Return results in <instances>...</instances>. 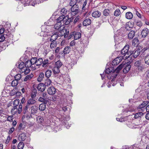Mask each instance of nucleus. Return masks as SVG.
I'll list each match as a JSON object with an SVG mask.
<instances>
[{"label":"nucleus","mask_w":149,"mask_h":149,"mask_svg":"<svg viewBox=\"0 0 149 149\" xmlns=\"http://www.w3.org/2000/svg\"><path fill=\"white\" fill-rule=\"evenodd\" d=\"M52 74V71L51 70H48L46 71L45 73V76L49 78L51 75Z\"/></svg>","instance_id":"c85d7f7f"},{"label":"nucleus","mask_w":149,"mask_h":149,"mask_svg":"<svg viewBox=\"0 0 149 149\" xmlns=\"http://www.w3.org/2000/svg\"><path fill=\"white\" fill-rule=\"evenodd\" d=\"M59 32L57 33V34H58V35L60 36H62L64 35V37L67 36L68 35L69 33V31L67 32V30L66 29H65L64 27L60 28L58 29Z\"/></svg>","instance_id":"7ed1b4c3"},{"label":"nucleus","mask_w":149,"mask_h":149,"mask_svg":"<svg viewBox=\"0 0 149 149\" xmlns=\"http://www.w3.org/2000/svg\"><path fill=\"white\" fill-rule=\"evenodd\" d=\"M45 86L44 84L40 83L38 85L37 89L40 91L43 92L45 90Z\"/></svg>","instance_id":"9b49d317"},{"label":"nucleus","mask_w":149,"mask_h":149,"mask_svg":"<svg viewBox=\"0 0 149 149\" xmlns=\"http://www.w3.org/2000/svg\"><path fill=\"white\" fill-rule=\"evenodd\" d=\"M132 54H133V57L134 58H136L140 54V50L139 48L136 49L133 51H131Z\"/></svg>","instance_id":"9d476101"},{"label":"nucleus","mask_w":149,"mask_h":149,"mask_svg":"<svg viewBox=\"0 0 149 149\" xmlns=\"http://www.w3.org/2000/svg\"><path fill=\"white\" fill-rule=\"evenodd\" d=\"M117 76V74H116L114 75H112L111 79H112L111 81H109L108 83V87H110L112 85L113 86H114L116 85V81H115L114 79Z\"/></svg>","instance_id":"39448f33"},{"label":"nucleus","mask_w":149,"mask_h":149,"mask_svg":"<svg viewBox=\"0 0 149 149\" xmlns=\"http://www.w3.org/2000/svg\"><path fill=\"white\" fill-rule=\"evenodd\" d=\"M149 33V29L147 28L143 29L141 32V37L145 38L148 35Z\"/></svg>","instance_id":"0eeeda50"},{"label":"nucleus","mask_w":149,"mask_h":149,"mask_svg":"<svg viewBox=\"0 0 149 149\" xmlns=\"http://www.w3.org/2000/svg\"><path fill=\"white\" fill-rule=\"evenodd\" d=\"M37 90L35 89L33 90L31 94V97L33 98L35 97L36 95Z\"/></svg>","instance_id":"0e129e2a"},{"label":"nucleus","mask_w":149,"mask_h":149,"mask_svg":"<svg viewBox=\"0 0 149 149\" xmlns=\"http://www.w3.org/2000/svg\"><path fill=\"white\" fill-rule=\"evenodd\" d=\"M139 42L138 40L136 38H134L132 42V44L133 45L135 46L136 45L138 44Z\"/></svg>","instance_id":"de8ad7c7"},{"label":"nucleus","mask_w":149,"mask_h":149,"mask_svg":"<svg viewBox=\"0 0 149 149\" xmlns=\"http://www.w3.org/2000/svg\"><path fill=\"white\" fill-rule=\"evenodd\" d=\"M81 36V35L80 33L74 32L70 34V38L74 36V39L77 40L80 38Z\"/></svg>","instance_id":"423d86ee"},{"label":"nucleus","mask_w":149,"mask_h":149,"mask_svg":"<svg viewBox=\"0 0 149 149\" xmlns=\"http://www.w3.org/2000/svg\"><path fill=\"white\" fill-rule=\"evenodd\" d=\"M17 106H14V107L11 110V112L13 114H14L17 112Z\"/></svg>","instance_id":"09e8293b"},{"label":"nucleus","mask_w":149,"mask_h":149,"mask_svg":"<svg viewBox=\"0 0 149 149\" xmlns=\"http://www.w3.org/2000/svg\"><path fill=\"white\" fill-rule=\"evenodd\" d=\"M67 12V10L64 8L62 9L61 11V14L63 15H64Z\"/></svg>","instance_id":"052dcab7"},{"label":"nucleus","mask_w":149,"mask_h":149,"mask_svg":"<svg viewBox=\"0 0 149 149\" xmlns=\"http://www.w3.org/2000/svg\"><path fill=\"white\" fill-rule=\"evenodd\" d=\"M37 120L38 123L43 125L44 124V120L43 118L40 116H38L37 118Z\"/></svg>","instance_id":"4be33fe9"},{"label":"nucleus","mask_w":149,"mask_h":149,"mask_svg":"<svg viewBox=\"0 0 149 149\" xmlns=\"http://www.w3.org/2000/svg\"><path fill=\"white\" fill-rule=\"evenodd\" d=\"M77 1V0H71L70 3V5L71 6H75L76 5H78L76 4Z\"/></svg>","instance_id":"79ce46f5"},{"label":"nucleus","mask_w":149,"mask_h":149,"mask_svg":"<svg viewBox=\"0 0 149 149\" xmlns=\"http://www.w3.org/2000/svg\"><path fill=\"white\" fill-rule=\"evenodd\" d=\"M79 12V10H71V12L70 13V14L72 16H74L78 14Z\"/></svg>","instance_id":"7c9ffc66"},{"label":"nucleus","mask_w":149,"mask_h":149,"mask_svg":"<svg viewBox=\"0 0 149 149\" xmlns=\"http://www.w3.org/2000/svg\"><path fill=\"white\" fill-rule=\"evenodd\" d=\"M101 13L100 12L97 10L93 12L92 14V16L95 18L99 17L101 15Z\"/></svg>","instance_id":"6ab92c4d"},{"label":"nucleus","mask_w":149,"mask_h":149,"mask_svg":"<svg viewBox=\"0 0 149 149\" xmlns=\"http://www.w3.org/2000/svg\"><path fill=\"white\" fill-rule=\"evenodd\" d=\"M26 138V134L24 133H22L20 134L18 136V139L20 141H25Z\"/></svg>","instance_id":"4468645a"},{"label":"nucleus","mask_w":149,"mask_h":149,"mask_svg":"<svg viewBox=\"0 0 149 149\" xmlns=\"http://www.w3.org/2000/svg\"><path fill=\"white\" fill-rule=\"evenodd\" d=\"M24 128L23 125L22 123H20L18 129L19 131L24 130Z\"/></svg>","instance_id":"774afa93"},{"label":"nucleus","mask_w":149,"mask_h":149,"mask_svg":"<svg viewBox=\"0 0 149 149\" xmlns=\"http://www.w3.org/2000/svg\"><path fill=\"white\" fill-rule=\"evenodd\" d=\"M46 107L45 104L44 103L41 104L39 106V109L41 111H43L45 110Z\"/></svg>","instance_id":"ea45409f"},{"label":"nucleus","mask_w":149,"mask_h":149,"mask_svg":"<svg viewBox=\"0 0 149 149\" xmlns=\"http://www.w3.org/2000/svg\"><path fill=\"white\" fill-rule=\"evenodd\" d=\"M4 32V28H1L0 29V42H2L5 40V37L3 34Z\"/></svg>","instance_id":"ddd939ff"},{"label":"nucleus","mask_w":149,"mask_h":149,"mask_svg":"<svg viewBox=\"0 0 149 149\" xmlns=\"http://www.w3.org/2000/svg\"><path fill=\"white\" fill-rule=\"evenodd\" d=\"M44 77V74L43 73H40L38 78L37 81L39 82H41L42 80Z\"/></svg>","instance_id":"2f4dec72"},{"label":"nucleus","mask_w":149,"mask_h":149,"mask_svg":"<svg viewBox=\"0 0 149 149\" xmlns=\"http://www.w3.org/2000/svg\"><path fill=\"white\" fill-rule=\"evenodd\" d=\"M58 36H59L57 33L53 34L50 39V41H56V40L58 38Z\"/></svg>","instance_id":"412c9836"},{"label":"nucleus","mask_w":149,"mask_h":149,"mask_svg":"<svg viewBox=\"0 0 149 149\" xmlns=\"http://www.w3.org/2000/svg\"><path fill=\"white\" fill-rule=\"evenodd\" d=\"M38 109V107L36 106H33L31 107V113L32 114L36 113Z\"/></svg>","instance_id":"b1692460"},{"label":"nucleus","mask_w":149,"mask_h":149,"mask_svg":"<svg viewBox=\"0 0 149 149\" xmlns=\"http://www.w3.org/2000/svg\"><path fill=\"white\" fill-rule=\"evenodd\" d=\"M19 102V99H15L13 102V105L15 106H17L18 105Z\"/></svg>","instance_id":"6e6d98bb"},{"label":"nucleus","mask_w":149,"mask_h":149,"mask_svg":"<svg viewBox=\"0 0 149 149\" xmlns=\"http://www.w3.org/2000/svg\"><path fill=\"white\" fill-rule=\"evenodd\" d=\"M109 10L105 9L103 11V14L105 16H108L109 15Z\"/></svg>","instance_id":"603ef678"},{"label":"nucleus","mask_w":149,"mask_h":149,"mask_svg":"<svg viewBox=\"0 0 149 149\" xmlns=\"http://www.w3.org/2000/svg\"><path fill=\"white\" fill-rule=\"evenodd\" d=\"M36 102V100L31 97L28 100L26 104L30 107V105L34 104Z\"/></svg>","instance_id":"a211bd4d"},{"label":"nucleus","mask_w":149,"mask_h":149,"mask_svg":"<svg viewBox=\"0 0 149 149\" xmlns=\"http://www.w3.org/2000/svg\"><path fill=\"white\" fill-rule=\"evenodd\" d=\"M129 46L126 45L121 50V53L123 57H125L126 59L129 58L132 55V52L129 51Z\"/></svg>","instance_id":"f257e3e1"},{"label":"nucleus","mask_w":149,"mask_h":149,"mask_svg":"<svg viewBox=\"0 0 149 149\" xmlns=\"http://www.w3.org/2000/svg\"><path fill=\"white\" fill-rule=\"evenodd\" d=\"M32 65L30 60L26 61V62L25 66L26 68H29Z\"/></svg>","instance_id":"3c124183"},{"label":"nucleus","mask_w":149,"mask_h":149,"mask_svg":"<svg viewBox=\"0 0 149 149\" xmlns=\"http://www.w3.org/2000/svg\"><path fill=\"white\" fill-rule=\"evenodd\" d=\"M123 59V56L117 57L114 59L112 61V64L113 65H116L119 64Z\"/></svg>","instance_id":"20e7f679"},{"label":"nucleus","mask_w":149,"mask_h":149,"mask_svg":"<svg viewBox=\"0 0 149 149\" xmlns=\"http://www.w3.org/2000/svg\"><path fill=\"white\" fill-rule=\"evenodd\" d=\"M59 68L55 66L53 69V71L54 74L58 73L60 72V70Z\"/></svg>","instance_id":"c03bdc74"},{"label":"nucleus","mask_w":149,"mask_h":149,"mask_svg":"<svg viewBox=\"0 0 149 149\" xmlns=\"http://www.w3.org/2000/svg\"><path fill=\"white\" fill-rule=\"evenodd\" d=\"M26 67L24 62H22L18 65V68L19 69V71L21 73V70L24 69V68Z\"/></svg>","instance_id":"a878e982"},{"label":"nucleus","mask_w":149,"mask_h":149,"mask_svg":"<svg viewBox=\"0 0 149 149\" xmlns=\"http://www.w3.org/2000/svg\"><path fill=\"white\" fill-rule=\"evenodd\" d=\"M121 12L120 10L119 9H116L115 11L114 15L116 16H118L120 14Z\"/></svg>","instance_id":"8fccbe9b"},{"label":"nucleus","mask_w":149,"mask_h":149,"mask_svg":"<svg viewBox=\"0 0 149 149\" xmlns=\"http://www.w3.org/2000/svg\"><path fill=\"white\" fill-rule=\"evenodd\" d=\"M125 16L126 18L128 19H131L133 17V14L130 12L127 13L125 14Z\"/></svg>","instance_id":"c756f323"},{"label":"nucleus","mask_w":149,"mask_h":149,"mask_svg":"<svg viewBox=\"0 0 149 149\" xmlns=\"http://www.w3.org/2000/svg\"><path fill=\"white\" fill-rule=\"evenodd\" d=\"M148 102L147 101L143 102L142 103L139 105V106L138 108L141 109V111H144L145 110L146 108L145 107L148 104Z\"/></svg>","instance_id":"6e6552de"},{"label":"nucleus","mask_w":149,"mask_h":149,"mask_svg":"<svg viewBox=\"0 0 149 149\" xmlns=\"http://www.w3.org/2000/svg\"><path fill=\"white\" fill-rule=\"evenodd\" d=\"M143 115V113L142 112H139L136 113L134 115V118H137L139 117H140Z\"/></svg>","instance_id":"37998d69"},{"label":"nucleus","mask_w":149,"mask_h":149,"mask_svg":"<svg viewBox=\"0 0 149 149\" xmlns=\"http://www.w3.org/2000/svg\"><path fill=\"white\" fill-rule=\"evenodd\" d=\"M30 71V69L26 67L24 68V69L21 70V73L24 72L25 74H27Z\"/></svg>","instance_id":"72a5a7b5"},{"label":"nucleus","mask_w":149,"mask_h":149,"mask_svg":"<svg viewBox=\"0 0 149 149\" xmlns=\"http://www.w3.org/2000/svg\"><path fill=\"white\" fill-rule=\"evenodd\" d=\"M92 1V0H85V1L84 2V3L83 5L82 9H84V7L86 6L87 2L89 3H90Z\"/></svg>","instance_id":"5fc2aeb1"},{"label":"nucleus","mask_w":149,"mask_h":149,"mask_svg":"<svg viewBox=\"0 0 149 149\" xmlns=\"http://www.w3.org/2000/svg\"><path fill=\"white\" fill-rule=\"evenodd\" d=\"M62 24L59 22H57L55 25L54 26V28L56 30H58L60 28H61Z\"/></svg>","instance_id":"cd10ccee"},{"label":"nucleus","mask_w":149,"mask_h":149,"mask_svg":"<svg viewBox=\"0 0 149 149\" xmlns=\"http://www.w3.org/2000/svg\"><path fill=\"white\" fill-rule=\"evenodd\" d=\"M135 34V32L134 31H130L128 34V38L130 39H132L134 36Z\"/></svg>","instance_id":"5701e85b"},{"label":"nucleus","mask_w":149,"mask_h":149,"mask_svg":"<svg viewBox=\"0 0 149 149\" xmlns=\"http://www.w3.org/2000/svg\"><path fill=\"white\" fill-rule=\"evenodd\" d=\"M29 107H30L26 104L25 107L23 109V113H26L28 111V109Z\"/></svg>","instance_id":"680f3d73"},{"label":"nucleus","mask_w":149,"mask_h":149,"mask_svg":"<svg viewBox=\"0 0 149 149\" xmlns=\"http://www.w3.org/2000/svg\"><path fill=\"white\" fill-rule=\"evenodd\" d=\"M63 23L62 25H63L64 24L65 25H68L69 24L70 21H71L69 17L68 16H65L64 19H63Z\"/></svg>","instance_id":"2eb2a0df"},{"label":"nucleus","mask_w":149,"mask_h":149,"mask_svg":"<svg viewBox=\"0 0 149 149\" xmlns=\"http://www.w3.org/2000/svg\"><path fill=\"white\" fill-rule=\"evenodd\" d=\"M63 65L62 63L60 60L57 61L55 63V66L59 68H60Z\"/></svg>","instance_id":"c9c22d12"},{"label":"nucleus","mask_w":149,"mask_h":149,"mask_svg":"<svg viewBox=\"0 0 149 149\" xmlns=\"http://www.w3.org/2000/svg\"><path fill=\"white\" fill-rule=\"evenodd\" d=\"M145 63L146 64L149 65V55H147L145 58Z\"/></svg>","instance_id":"4d7b16f0"},{"label":"nucleus","mask_w":149,"mask_h":149,"mask_svg":"<svg viewBox=\"0 0 149 149\" xmlns=\"http://www.w3.org/2000/svg\"><path fill=\"white\" fill-rule=\"evenodd\" d=\"M70 47L67 46L65 47L63 50V53L65 54H66L69 53L70 51Z\"/></svg>","instance_id":"e433bc0d"},{"label":"nucleus","mask_w":149,"mask_h":149,"mask_svg":"<svg viewBox=\"0 0 149 149\" xmlns=\"http://www.w3.org/2000/svg\"><path fill=\"white\" fill-rule=\"evenodd\" d=\"M91 23V20L89 18L85 19L83 22V24L84 26H86L90 25Z\"/></svg>","instance_id":"aec40b11"},{"label":"nucleus","mask_w":149,"mask_h":149,"mask_svg":"<svg viewBox=\"0 0 149 149\" xmlns=\"http://www.w3.org/2000/svg\"><path fill=\"white\" fill-rule=\"evenodd\" d=\"M64 17H65L64 15H62V16H60L57 19V22H59L60 23H61V24H62L63 23V20Z\"/></svg>","instance_id":"f704fd0d"},{"label":"nucleus","mask_w":149,"mask_h":149,"mask_svg":"<svg viewBox=\"0 0 149 149\" xmlns=\"http://www.w3.org/2000/svg\"><path fill=\"white\" fill-rule=\"evenodd\" d=\"M63 83H70V78L69 76L67 74H65L63 75Z\"/></svg>","instance_id":"dca6fc26"},{"label":"nucleus","mask_w":149,"mask_h":149,"mask_svg":"<svg viewBox=\"0 0 149 149\" xmlns=\"http://www.w3.org/2000/svg\"><path fill=\"white\" fill-rule=\"evenodd\" d=\"M24 145L23 143L22 142H19L17 146L18 149H23Z\"/></svg>","instance_id":"a18cd8bd"},{"label":"nucleus","mask_w":149,"mask_h":149,"mask_svg":"<svg viewBox=\"0 0 149 149\" xmlns=\"http://www.w3.org/2000/svg\"><path fill=\"white\" fill-rule=\"evenodd\" d=\"M71 8V10H79V6L78 5H76L75 6H72Z\"/></svg>","instance_id":"69168bd1"},{"label":"nucleus","mask_w":149,"mask_h":149,"mask_svg":"<svg viewBox=\"0 0 149 149\" xmlns=\"http://www.w3.org/2000/svg\"><path fill=\"white\" fill-rule=\"evenodd\" d=\"M114 69L113 67H109L107 68L102 74H100L102 79H103L104 78V77L105 76V74L106 73L108 74V75H107L108 79H111V76L113 75L112 73Z\"/></svg>","instance_id":"f03ea898"},{"label":"nucleus","mask_w":149,"mask_h":149,"mask_svg":"<svg viewBox=\"0 0 149 149\" xmlns=\"http://www.w3.org/2000/svg\"><path fill=\"white\" fill-rule=\"evenodd\" d=\"M134 65L135 66L138 67L141 64L140 61H137L134 63Z\"/></svg>","instance_id":"bf43d9fd"},{"label":"nucleus","mask_w":149,"mask_h":149,"mask_svg":"<svg viewBox=\"0 0 149 149\" xmlns=\"http://www.w3.org/2000/svg\"><path fill=\"white\" fill-rule=\"evenodd\" d=\"M36 60H37V58L35 57V58H32L31 60H30V61L32 65L34 64L35 63L36 64Z\"/></svg>","instance_id":"13d9d810"},{"label":"nucleus","mask_w":149,"mask_h":149,"mask_svg":"<svg viewBox=\"0 0 149 149\" xmlns=\"http://www.w3.org/2000/svg\"><path fill=\"white\" fill-rule=\"evenodd\" d=\"M47 91L48 93L50 95H54L56 92V88L53 86L49 87Z\"/></svg>","instance_id":"1a4fd4ad"},{"label":"nucleus","mask_w":149,"mask_h":149,"mask_svg":"<svg viewBox=\"0 0 149 149\" xmlns=\"http://www.w3.org/2000/svg\"><path fill=\"white\" fill-rule=\"evenodd\" d=\"M22 77L21 75L20 74H17L15 76V79L18 81L21 79Z\"/></svg>","instance_id":"864d4df0"},{"label":"nucleus","mask_w":149,"mask_h":149,"mask_svg":"<svg viewBox=\"0 0 149 149\" xmlns=\"http://www.w3.org/2000/svg\"><path fill=\"white\" fill-rule=\"evenodd\" d=\"M123 67V65L122 64H120L116 69L113 70L112 73L113 76L114 75V74H117L118 73L120 70L122 69Z\"/></svg>","instance_id":"f8f14e48"},{"label":"nucleus","mask_w":149,"mask_h":149,"mask_svg":"<svg viewBox=\"0 0 149 149\" xmlns=\"http://www.w3.org/2000/svg\"><path fill=\"white\" fill-rule=\"evenodd\" d=\"M5 111L3 109H0V116H3V115H5Z\"/></svg>","instance_id":"338daca9"},{"label":"nucleus","mask_w":149,"mask_h":149,"mask_svg":"<svg viewBox=\"0 0 149 149\" xmlns=\"http://www.w3.org/2000/svg\"><path fill=\"white\" fill-rule=\"evenodd\" d=\"M48 60L47 59L45 60L42 62V66L43 67H46L48 63Z\"/></svg>","instance_id":"e2e57ef3"},{"label":"nucleus","mask_w":149,"mask_h":149,"mask_svg":"<svg viewBox=\"0 0 149 149\" xmlns=\"http://www.w3.org/2000/svg\"><path fill=\"white\" fill-rule=\"evenodd\" d=\"M131 67V65L129 64H127V65H126L125 68L123 70L124 73H127L129 71Z\"/></svg>","instance_id":"393cba45"},{"label":"nucleus","mask_w":149,"mask_h":149,"mask_svg":"<svg viewBox=\"0 0 149 149\" xmlns=\"http://www.w3.org/2000/svg\"><path fill=\"white\" fill-rule=\"evenodd\" d=\"M18 83V81L15 79L12 81L11 83V85L12 86L15 87L16 86Z\"/></svg>","instance_id":"49530a36"},{"label":"nucleus","mask_w":149,"mask_h":149,"mask_svg":"<svg viewBox=\"0 0 149 149\" xmlns=\"http://www.w3.org/2000/svg\"><path fill=\"white\" fill-rule=\"evenodd\" d=\"M52 81L48 78H47L45 80V86H48L50 85L52 83Z\"/></svg>","instance_id":"4c0bfd02"},{"label":"nucleus","mask_w":149,"mask_h":149,"mask_svg":"<svg viewBox=\"0 0 149 149\" xmlns=\"http://www.w3.org/2000/svg\"><path fill=\"white\" fill-rule=\"evenodd\" d=\"M33 77V75L32 74L27 75L24 79V81H27L30 80Z\"/></svg>","instance_id":"473e14b6"},{"label":"nucleus","mask_w":149,"mask_h":149,"mask_svg":"<svg viewBox=\"0 0 149 149\" xmlns=\"http://www.w3.org/2000/svg\"><path fill=\"white\" fill-rule=\"evenodd\" d=\"M65 116V115L64 116H61V117H60V116H59V118H58V119L63 123H66V120H65L66 119V117Z\"/></svg>","instance_id":"a19ab883"},{"label":"nucleus","mask_w":149,"mask_h":149,"mask_svg":"<svg viewBox=\"0 0 149 149\" xmlns=\"http://www.w3.org/2000/svg\"><path fill=\"white\" fill-rule=\"evenodd\" d=\"M50 48L51 49H54L57 45V42L56 41H51Z\"/></svg>","instance_id":"bb28decb"},{"label":"nucleus","mask_w":149,"mask_h":149,"mask_svg":"<svg viewBox=\"0 0 149 149\" xmlns=\"http://www.w3.org/2000/svg\"><path fill=\"white\" fill-rule=\"evenodd\" d=\"M134 24L133 23L130 22H127L125 24V28L127 30H129L130 29H131L133 27Z\"/></svg>","instance_id":"f3484780"},{"label":"nucleus","mask_w":149,"mask_h":149,"mask_svg":"<svg viewBox=\"0 0 149 149\" xmlns=\"http://www.w3.org/2000/svg\"><path fill=\"white\" fill-rule=\"evenodd\" d=\"M43 60L42 58H40L38 60L37 59L36 63V65L37 66L40 65L42 63Z\"/></svg>","instance_id":"58836bf2"}]
</instances>
